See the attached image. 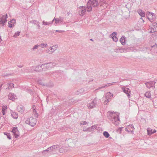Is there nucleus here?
<instances>
[{"label":"nucleus","instance_id":"nucleus-7","mask_svg":"<svg viewBox=\"0 0 157 157\" xmlns=\"http://www.w3.org/2000/svg\"><path fill=\"white\" fill-rule=\"evenodd\" d=\"M12 132L13 133L16 137L20 135V133L17 127H14L12 130Z\"/></svg>","mask_w":157,"mask_h":157},{"label":"nucleus","instance_id":"nucleus-8","mask_svg":"<svg viewBox=\"0 0 157 157\" xmlns=\"http://www.w3.org/2000/svg\"><path fill=\"white\" fill-rule=\"evenodd\" d=\"M79 14L80 15L82 16L86 12V9L84 7H82L79 8Z\"/></svg>","mask_w":157,"mask_h":157},{"label":"nucleus","instance_id":"nucleus-20","mask_svg":"<svg viewBox=\"0 0 157 157\" xmlns=\"http://www.w3.org/2000/svg\"><path fill=\"white\" fill-rule=\"evenodd\" d=\"M12 115L13 118L15 119H17L18 117L17 114L15 112L13 113Z\"/></svg>","mask_w":157,"mask_h":157},{"label":"nucleus","instance_id":"nucleus-16","mask_svg":"<svg viewBox=\"0 0 157 157\" xmlns=\"http://www.w3.org/2000/svg\"><path fill=\"white\" fill-rule=\"evenodd\" d=\"M124 92L127 94V96L129 97H130V90L127 88H126L124 89Z\"/></svg>","mask_w":157,"mask_h":157},{"label":"nucleus","instance_id":"nucleus-4","mask_svg":"<svg viewBox=\"0 0 157 157\" xmlns=\"http://www.w3.org/2000/svg\"><path fill=\"white\" fill-rule=\"evenodd\" d=\"M98 4L97 0H89L88 2V5H91L93 7H96L98 6Z\"/></svg>","mask_w":157,"mask_h":157},{"label":"nucleus","instance_id":"nucleus-22","mask_svg":"<svg viewBox=\"0 0 157 157\" xmlns=\"http://www.w3.org/2000/svg\"><path fill=\"white\" fill-rule=\"evenodd\" d=\"M145 96L148 98H150L151 97V94L150 92L148 91L146 92L145 94Z\"/></svg>","mask_w":157,"mask_h":157},{"label":"nucleus","instance_id":"nucleus-6","mask_svg":"<svg viewBox=\"0 0 157 157\" xmlns=\"http://www.w3.org/2000/svg\"><path fill=\"white\" fill-rule=\"evenodd\" d=\"M151 33H154L157 31V23H154L150 29Z\"/></svg>","mask_w":157,"mask_h":157},{"label":"nucleus","instance_id":"nucleus-27","mask_svg":"<svg viewBox=\"0 0 157 157\" xmlns=\"http://www.w3.org/2000/svg\"><path fill=\"white\" fill-rule=\"evenodd\" d=\"M40 46L42 48H44L46 47L47 44L42 43L40 45Z\"/></svg>","mask_w":157,"mask_h":157},{"label":"nucleus","instance_id":"nucleus-36","mask_svg":"<svg viewBox=\"0 0 157 157\" xmlns=\"http://www.w3.org/2000/svg\"><path fill=\"white\" fill-rule=\"evenodd\" d=\"M53 47H55V48H56L55 47L53 46Z\"/></svg>","mask_w":157,"mask_h":157},{"label":"nucleus","instance_id":"nucleus-31","mask_svg":"<svg viewBox=\"0 0 157 157\" xmlns=\"http://www.w3.org/2000/svg\"><path fill=\"white\" fill-rule=\"evenodd\" d=\"M19 33H20V32H18L16 33L15 34V35H14V37H17V36H18L19 35Z\"/></svg>","mask_w":157,"mask_h":157},{"label":"nucleus","instance_id":"nucleus-13","mask_svg":"<svg viewBox=\"0 0 157 157\" xmlns=\"http://www.w3.org/2000/svg\"><path fill=\"white\" fill-rule=\"evenodd\" d=\"M17 109L18 112L21 113H23L25 110L24 108L22 105L18 106L17 108Z\"/></svg>","mask_w":157,"mask_h":157},{"label":"nucleus","instance_id":"nucleus-26","mask_svg":"<svg viewBox=\"0 0 157 157\" xmlns=\"http://www.w3.org/2000/svg\"><path fill=\"white\" fill-rule=\"evenodd\" d=\"M2 113H3V115H5V111H4V109H7V107L6 106H3V107H2Z\"/></svg>","mask_w":157,"mask_h":157},{"label":"nucleus","instance_id":"nucleus-15","mask_svg":"<svg viewBox=\"0 0 157 157\" xmlns=\"http://www.w3.org/2000/svg\"><path fill=\"white\" fill-rule=\"evenodd\" d=\"M147 133L148 135H151V134L156 132V130L152 129L150 128H148L147 129Z\"/></svg>","mask_w":157,"mask_h":157},{"label":"nucleus","instance_id":"nucleus-21","mask_svg":"<svg viewBox=\"0 0 157 157\" xmlns=\"http://www.w3.org/2000/svg\"><path fill=\"white\" fill-rule=\"evenodd\" d=\"M62 21V19L61 17H59V18H56L55 20V22L56 23H59L60 21Z\"/></svg>","mask_w":157,"mask_h":157},{"label":"nucleus","instance_id":"nucleus-10","mask_svg":"<svg viewBox=\"0 0 157 157\" xmlns=\"http://www.w3.org/2000/svg\"><path fill=\"white\" fill-rule=\"evenodd\" d=\"M16 23V21L14 19H12L9 21L8 26L10 28L13 27L14 26V25Z\"/></svg>","mask_w":157,"mask_h":157},{"label":"nucleus","instance_id":"nucleus-30","mask_svg":"<svg viewBox=\"0 0 157 157\" xmlns=\"http://www.w3.org/2000/svg\"><path fill=\"white\" fill-rule=\"evenodd\" d=\"M43 24L44 25H48L51 24V23L49 22H45L44 21H43Z\"/></svg>","mask_w":157,"mask_h":157},{"label":"nucleus","instance_id":"nucleus-33","mask_svg":"<svg viewBox=\"0 0 157 157\" xmlns=\"http://www.w3.org/2000/svg\"><path fill=\"white\" fill-rule=\"evenodd\" d=\"M34 113L35 114H36V112L35 110H34Z\"/></svg>","mask_w":157,"mask_h":157},{"label":"nucleus","instance_id":"nucleus-14","mask_svg":"<svg viewBox=\"0 0 157 157\" xmlns=\"http://www.w3.org/2000/svg\"><path fill=\"white\" fill-rule=\"evenodd\" d=\"M116 33L115 32H114L110 35L113 40L115 42L118 40V38L116 37Z\"/></svg>","mask_w":157,"mask_h":157},{"label":"nucleus","instance_id":"nucleus-1","mask_svg":"<svg viewBox=\"0 0 157 157\" xmlns=\"http://www.w3.org/2000/svg\"><path fill=\"white\" fill-rule=\"evenodd\" d=\"M111 115L113 117L114 119V121L116 122V124H118L120 122L119 119L118 114L117 113H112Z\"/></svg>","mask_w":157,"mask_h":157},{"label":"nucleus","instance_id":"nucleus-35","mask_svg":"<svg viewBox=\"0 0 157 157\" xmlns=\"http://www.w3.org/2000/svg\"><path fill=\"white\" fill-rule=\"evenodd\" d=\"M6 109H4V111H5V110H6Z\"/></svg>","mask_w":157,"mask_h":157},{"label":"nucleus","instance_id":"nucleus-5","mask_svg":"<svg viewBox=\"0 0 157 157\" xmlns=\"http://www.w3.org/2000/svg\"><path fill=\"white\" fill-rule=\"evenodd\" d=\"M113 96V94L110 92H108L106 93V100H105L104 103L106 105L109 101V99Z\"/></svg>","mask_w":157,"mask_h":157},{"label":"nucleus","instance_id":"nucleus-9","mask_svg":"<svg viewBox=\"0 0 157 157\" xmlns=\"http://www.w3.org/2000/svg\"><path fill=\"white\" fill-rule=\"evenodd\" d=\"M134 128L132 124H131L128 126H127L126 127V130L129 132H132L134 130Z\"/></svg>","mask_w":157,"mask_h":157},{"label":"nucleus","instance_id":"nucleus-19","mask_svg":"<svg viewBox=\"0 0 157 157\" xmlns=\"http://www.w3.org/2000/svg\"><path fill=\"white\" fill-rule=\"evenodd\" d=\"M138 13L139 15L142 17H144L145 16V13L143 12L141 10H140L138 11Z\"/></svg>","mask_w":157,"mask_h":157},{"label":"nucleus","instance_id":"nucleus-2","mask_svg":"<svg viewBox=\"0 0 157 157\" xmlns=\"http://www.w3.org/2000/svg\"><path fill=\"white\" fill-rule=\"evenodd\" d=\"M146 15L147 18L151 21H153L155 18V15L151 12H147Z\"/></svg>","mask_w":157,"mask_h":157},{"label":"nucleus","instance_id":"nucleus-34","mask_svg":"<svg viewBox=\"0 0 157 157\" xmlns=\"http://www.w3.org/2000/svg\"><path fill=\"white\" fill-rule=\"evenodd\" d=\"M90 40L91 41H93V40L92 39H90Z\"/></svg>","mask_w":157,"mask_h":157},{"label":"nucleus","instance_id":"nucleus-17","mask_svg":"<svg viewBox=\"0 0 157 157\" xmlns=\"http://www.w3.org/2000/svg\"><path fill=\"white\" fill-rule=\"evenodd\" d=\"M95 106V103L94 102H92L90 104H89L88 105V108L89 109H92Z\"/></svg>","mask_w":157,"mask_h":157},{"label":"nucleus","instance_id":"nucleus-3","mask_svg":"<svg viewBox=\"0 0 157 157\" xmlns=\"http://www.w3.org/2000/svg\"><path fill=\"white\" fill-rule=\"evenodd\" d=\"M26 123L29 124L30 126H34L36 123V121L35 119L30 117L29 119V120L26 121Z\"/></svg>","mask_w":157,"mask_h":157},{"label":"nucleus","instance_id":"nucleus-24","mask_svg":"<svg viewBox=\"0 0 157 157\" xmlns=\"http://www.w3.org/2000/svg\"><path fill=\"white\" fill-rule=\"evenodd\" d=\"M87 11H90L92 9V8L91 7V5H88V3H87Z\"/></svg>","mask_w":157,"mask_h":157},{"label":"nucleus","instance_id":"nucleus-12","mask_svg":"<svg viewBox=\"0 0 157 157\" xmlns=\"http://www.w3.org/2000/svg\"><path fill=\"white\" fill-rule=\"evenodd\" d=\"M8 98L11 100L13 101L16 99L17 98L16 96L13 93H10L8 95Z\"/></svg>","mask_w":157,"mask_h":157},{"label":"nucleus","instance_id":"nucleus-25","mask_svg":"<svg viewBox=\"0 0 157 157\" xmlns=\"http://www.w3.org/2000/svg\"><path fill=\"white\" fill-rule=\"evenodd\" d=\"M105 2L104 0H100L99 3L101 6H102L103 4L105 3Z\"/></svg>","mask_w":157,"mask_h":157},{"label":"nucleus","instance_id":"nucleus-29","mask_svg":"<svg viewBox=\"0 0 157 157\" xmlns=\"http://www.w3.org/2000/svg\"><path fill=\"white\" fill-rule=\"evenodd\" d=\"M4 134L6 135V136H7V137L9 139H11V137L10 136V134L9 133H4Z\"/></svg>","mask_w":157,"mask_h":157},{"label":"nucleus","instance_id":"nucleus-23","mask_svg":"<svg viewBox=\"0 0 157 157\" xmlns=\"http://www.w3.org/2000/svg\"><path fill=\"white\" fill-rule=\"evenodd\" d=\"M103 135L106 138H108L109 136V134L107 132H103Z\"/></svg>","mask_w":157,"mask_h":157},{"label":"nucleus","instance_id":"nucleus-32","mask_svg":"<svg viewBox=\"0 0 157 157\" xmlns=\"http://www.w3.org/2000/svg\"><path fill=\"white\" fill-rule=\"evenodd\" d=\"M38 47V45H35L33 48V49H36L37 48V47Z\"/></svg>","mask_w":157,"mask_h":157},{"label":"nucleus","instance_id":"nucleus-28","mask_svg":"<svg viewBox=\"0 0 157 157\" xmlns=\"http://www.w3.org/2000/svg\"><path fill=\"white\" fill-rule=\"evenodd\" d=\"M9 85V86H8L9 89L14 87V85L13 83H10Z\"/></svg>","mask_w":157,"mask_h":157},{"label":"nucleus","instance_id":"nucleus-18","mask_svg":"<svg viewBox=\"0 0 157 157\" xmlns=\"http://www.w3.org/2000/svg\"><path fill=\"white\" fill-rule=\"evenodd\" d=\"M120 41L121 42V44L123 45H124L125 44V38L123 36L122 37L120 40Z\"/></svg>","mask_w":157,"mask_h":157},{"label":"nucleus","instance_id":"nucleus-11","mask_svg":"<svg viewBox=\"0 0 157 157\" xmlns=\"http://www.w3.org/2000/svg\"><path fill=\"white\" fill-rule=\"evenodd\" d=\"M7 18V16L6 14L2 16L0 22L2 24L5 23L7 21L6 19Z\"/></svg>","mask_w":157,"mask_h":157}]
</instances>
